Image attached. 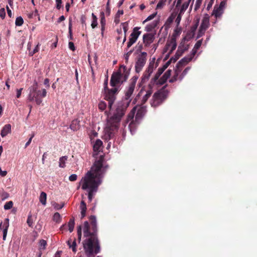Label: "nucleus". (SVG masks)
Returning <instances> with one entry per match:
<instances>
[{
  "label": "nucleus",
  "mask_w": 257,
  "mask_h": 257,
  "mask_svg": "<svg viewBox=\"0 0 257 257\" xmlns=\"http://www.w3.org/2000/svg\"><path fill=\"white\" fill-rule=\"evenodd\" d=\"M80 209L81 218H84L86 215V212L87 210L86 204L84 201H81L80 203Z\"/></svg>",
  "instance_id": "nucleus-25"
},
{
  "label": "nucleus",
  "mask_w": 257,
  "mask_h": 257,
  "mask_svg": "<svg viewBox=\"0 0 257 257\" xmlns=\"http://www.w3.org/2000/svg\"><path fill=\"white\" fill-rule=\"evenodd\" d=\"M154 66V65L153 63H150L148 68L144 72L143 76L141 77V81L139 82L140 87H143L144 84L149 79L151 74L153 72Z\"/></svg>",
  "instance_id": "nucleus-11"
},
{
  "label": "nucleus",
  "mask_w": 257,
  "mask_h": 257,
  "mask_svg": "<svg viewBox=\"0 0 257 257\" xmlns=\"http://www.w3.org/2000/svg\"><path fill=\"white\" fill-rule=\"evenodd\" d=\"M13 202L12 201L7 202L4 205V209L5 210H9L12 208Z\"/></svg>",
  "instance_id": "nucleus-42"
},
{
  "label": "nucleus",
  "mask_w": 257,
  "mask_h": 257,
  "mask_svg": "<svg viewBox=\"0 0 257 257\" xmlns=\"http://www.w3.org/2000/svg\"><path fill=\"white\" fill-rule=\"evenodd\" d=\"M197 49H196L195 48H193V49L192 50L191 54L190 57H191L192 59L194 57V56L196 55L197 53Z\"/></svg>",
  "instance_id": "nucleus-64"
},
{
  "label": "nucleus",
  "mask_w": 257,
  "mask_h": 257,
  "mask_svg": "<svg viewBox=\"0 0 257 257\" xmlns=\"http://www.w3.org/2000/svg\"><path fill=\"white\" fill-rule=\"evenodd\" d=\"M103 155H100L96 160L90 170L88 171L85 176L80 182L81 188L88 191L89 202H91L95 193L97 191L99 186L101 183V179L108 168L107 166H103Z\"/></svg>",
  "instance_id": "nucleus-1"
},
{
  "label": "nucleus",
  "mask_w": 257,
  "mask_h": 257,
  "mask_svg": "<svg viewBox=\"0 0 257 257\" xmlns=\"http://www.w3.org/2000/svg\"><path fill=\"white\" fill-rule=\"evenodd\" d=\"M140 27H135L132 33L131 34L128 42L127 43V49L130 48L134 44H135L139 36L141 34V32L139 31Z\"/></svg>",
  "instance_id": "nucleus-12"
},
{
  "label": "nucleus",
  "mask_w": 257,
  "mask_h": 257,
  "mask_svg": "<svg viewBox=\"0 0 257 257\" xmlns=\"http://www.w3.org/2000/svg\"><path fill=\"white\" fill-rule=\"evenodd\" d=\"M137 106H138V108L137 110V114L136 115L135 121L137 123H139L140 121L145 115L147 112V109L146 106H144V105H141L140 104L138 103Z\"/></svg>",
  "instance_id": "nucleus-14"
},
{
  "label": "nucleus",
  "mask_w": 257,
  "mask_h": 257,
  "mask_svg": "<svg viewBox=\"0 0 257 257\" xmlns=\"http://www.w3.org/2000/svg\"><path fill=\"white\" fill-rule=\"evenodd\" d=\"M6 221H7V223L6 224L5 223H4V225H6L5 226V228L3 230V239L4 240H5L6 239V236H7V232H8V227H9V219L8 218H7L6 219Z\"/></svg>",
  "instance_id": "nucleus-34"
},
{
  "label": "nucleus",
  "mask_w": 257,
  "mask_h": 257,
  "mask_svg": "<svg viewBox=\"0 0 257 257\" xmlns=\"http://www.w3.org/2000/svg\"><path fill=\"white\" fill-rule=\"evenodd\" d=\"M77 175L74 174H72L69 177V180L70 181H75L77 180Z\"/></svg>",
  "instance_id": "nucleus-55"
},
{
  "label": "nucleus",
  "mask_w": 257,
  "mask_h": 257,
  "mask_svg": "<svg viewBox=\"0 0 257 257\" xmlns=\"http://www.w3.org/2000/svg\"><path fill=\"white\" fill-rule=\"evenodd\" d=\"M69 48L73 51H74L75 50V47L74 46V43L72 42H69L68 43Z\"/></svg>",
  "instance_id": "nucleus-58"
},
{
  "label": "nucleus",
  "mask_w": 257,
  "mask_h": 257,
  "mask_svg": "<svg viewBox=\"0 0 257 257\" xmlns=\"http://www.w3.org/2000/svg\"><path fill=\"white\" fill-rule=\"evenodd\" d=\"M119 91L118 87H113L104 91V99L108 102V107L109 109H111Z\"/></svg>",
  "instance_id": "nucleus-8"
},
{
  "label": "nucleus",
  "mask_w": 257,
  "mask_h": 257,
  "mask_svg": "<svg viewBox=\"0 0 257 257\" xmlns=\"http://www.w3.org/2000/svg\"><path fill=\"white\" fill-rule=\"evenodd\" d=\"M202 43V40H198L195 44L194 48H195L196 49L198 50V49H199V48L201 46Z\"/></svg>",
  "instance_id": "nucleus-52"
},
{
  "label": "nucleus",
  "mask_w": 257,
  "mask_h": 257,
  "mask_svg": "<svg viewBox=\"0 0 257 257\" xmlns=\"http://www.w3.org/2000/svg\"><path fill=\"white\" fill-rule=\"evenodd\" d=\"M139 77L137 75L134 76L130 80L127 86L124 91V101H131V97L135 90L136 83Z\"/></svg>",
  "instance_id": "nucleus-9"
},
{
  "label": "nucleus",
  "mask_w": 257,
  "mask_h": 257,
  "mask_svg": "<svg viewBox=\"0 0 257 257\" xmlns=\"http://www.w3.org/2000/svg\"><path fill=\"white\" fill-rule=\"evenodd\" d=\"M6 16V12L4 8H2L0 9V17L4 19Z\"/></svg>",
  "instance_id": "nucleus-51"
},
{
  "label": "nucleus",
  "mask_w": 257,
  "mask_h": 257,
  "mask_svg": "<svg viewBox=\"0 0 257 257\" xmlns=\"http://www.w3.org/2000/svg\"><path fill=\"white\" fill-rule=\"evenodd\" d=\"M143 42L145 46H149L155 39V36L152 33H146L143 35Z\"/></svg>",
  "instance_id": "nucleus-16"
},
{
  "label": "nucleus",
  "mask_w": 257,
  "mask_h": 257,
  "mask_svg": "<svg viewBox=\"0 0 257 257\" xmlns=\"http://www.w3.org/2000/svg\"><path fill=\"white\" fill-rule=\"evenodd\" d=\"M156 15L157 13L151 15L144 21V23L153 19L156 17Z\"/></svg>",
  "instance_id": "nucleus-53"
},
{
  "label": "nucleus",
  "mask_w": 257,
  "mask_h": 257,
  "mask_svg": "<svg viewBox=\"0 0 257 257\" xmlns=\"http://www.w3.org/2000/svg\"><path fill=\"white\" fill-rule=\"evenodd\" d=\"M206 30H201V28H199V30L198 33L197 38H199L200 37L202 36L205 32Z\"/></svg>",
  "instance_id": "nucleus-56"
},
{
  "label": "nucleus",
  "mask_w": 257,
  "mask_h": 257,
  "mask_svg": "<svg viewBox=\"0 0 257 257\" xmlns=\"http://www.w3.org/2000/svg\"><path fill=\"white\" fill-rule=\"evenodd\" d=\"M90 224L86 221L84 222L83 232L85 239L83 242V247L86 253L88 255L93 256L100 251V246L97 238V228L96 219L94 215L89 217Z\"/></svg>",
  "instance_id": "nucleus-2"
},
{
  "label": "nucleus",
  "mask_w": 257,
  "mask_h": 257,
  "mask_svg": "<svg viewBox=\"0 0 257 257\" xmlns=\"http://www.w3.org/2000/svg\"><path fill=\"white\" fill-rule=\"evenodd\" d=\"M166 86L156 92L151 101L152 106L156 107L161 104L167 98L169 94V91L165 89Z\"/></svg>",
  "instance_id": "nucleus-6"
},
{
  "label": "nucleus",
  "mask_w": 257,
  "mask_h": 257,
  "mask_svg": "<svg viewBox=\"0 0 257 257\" xmlns=\"http://www.w3.org/2000/svg\"><path fill=\"white\" fill-rule=\"evenodd\" d=\"M209 26V16L208 14H205L202 19V23L200 28L201 30H206Z\"/></svg>",
  "instance_id": "nucleus-19"
},
{
  "label": "nucleus",
  "mask_w": 257,
  "mask_h": 257,
  "mask_svg": "<svg viewBox=\"0 0 257 257\" xmlns=\"http://www.w3.org/2000/svg\"><path fill=\"white\" fill-rule=\"evenodd\" d=\"M173 59V58H171L169 61L167 62L166 64L162 67H161L164 71L169 66L171 62L172 61Z\"/></svg>",
  "instance_id": "nucleus-54"
},
{
  "label": "nucleus",
  "mask_w": 257,
  "mask_h": 257,
  "mask_svg": "<svg viewBox=\"0 0 257 257\" xmlns=\"http://www.w3.org/2000/svg\"><path fill=\"white\" fill-rule=\"evenodd\" d=\"M92 21L91 24V26L92 29H94L98 25L97 18L93 13L92 14Z\"/></svg>",
  "instance_id": "nucleus-33"
},
{
  "label": "nucleus",
  "mask_w": 257,
  "mask_h": 257,
  "mask_svg": "<svg viewBox=\"0 0 257 257\" xmlns=\"http://www.w3.org/2000/svg\"><path fill=\"white\" fill-rule=\"evenodd\" d=\"M104 91L108 89V77L105 80L104 82Z\"/></svg>",
  "instance_id": "nucleus-63"
},
{
  "label": "nucleus",
  "mask_w": 257,
  "mask_h": 257,
  "mask_svg": "<svg viewBox=\"0 0 257 257\" xmlns=\"http://www.w3.org/2000/svg\"><path fill=\"white\" fill-rule=\"evenodd\" d=\"M75 225V221L74 218H71L69 220V221L68 223V226L69 227V230L70 232H72L74 229V227Z\"/></svg>",
  "instance_id": "nucleus-35"
},
{
  "label": "nucleus",
  "mask_w": 257,
  "mask_h": 257,
  "mask_svg": "<svg viewBox=\"0 0 257 257\" xmlns=\"http://www.w3.org/2000/svg\"><path fill=\"white\" fill-rule=\"evenodd\" d=\"M164 70L162 68H159L158 70V71L156 73L155 75L153 78H152L148 85L149 87H153L154 85L156 84L157 81L159 80V78L161 75L163 73Z\"/></svg>",
  "instance_id": "nucleus-17"
},
{
  "label": "nucleus",
  "mask_w": 257,
  "mask_h": 257,
  "mask_svg": "<svg viewBox=\"0 0 257 257\" xmlns=\"http://www.w3.org/2000/svg\"><path fill=\"white\" fill-rule=\"evenodd\" d=\"M102 142L99 140H96L93 145V151L95 152H99L102 149Z\"/></svg>",
  "instance_id": "nucleus-23"
},
{
  "label": "nucleus",
  "mask_w": 257,
  "mask_h": 257,
  "mask_svg": "<svg viewBox=\"0 0 257 257\" xmlns=\"http://www.w3.org/2000/svg\"><path fill=\"white\" fill-rule=\"evenodd\" d=\"M198 24H199V21H198L197 22L195 25H194L193 26L191 27V31L192 33L194 34L195 33V32L196 31V30L198 26Z\"/></svg>",
  "instance_id": "nucleus-50"
},
{
  "label": "nucleus",
  "mask_w": 257,
  "mask_h": 257,
  "mask_svg": "<svg viewBox=\"0 0 257 257\" xmlns=\"http://www.w3.org/2000/svg\"><path fill=\"white\" fill-rule=\"evenodd\" d=\"M123 14V10H118L117 11V12L115 14V17H114V22L116 24H118L119 23V22H120V19H119L120 17V16L122 15Z\"/></svg>",
  "instance_id": "nucleus-31"
},
{
  "label": "nucleus",
  "mask_w": 257,
  "mask_h": 257,
  "mask_svg": "<svg viewBox=\"0 0 257 257\" xmlns=\"http://www.w3.org/2000/svg\"><path fill=\"white\" fill-rule=\"evenodd\" d=\"M40 45V44L38 43L37 44V45L36 46V47L35 48V49L33 50V51L30 52V55L31 56H33L34 54H35V53H36L37 52H38L39 51Z\"/></svg>",
  "instance_id": "nucleus-49"
},
{
  "label": "nucleus",
  "mask_w": 257,
  "mask_h": 257,
  "mask_svg": "<svg viewBox=\"0 0 257 257\" xmlns=\"http://www.w3.org/2000/svg\"><path fill=\"white\" fill-rule=\"evenodd\" d=\"M68 157L66 156L60 157L59 159V166L60 168H64L65 167V162L67 160Z\"/></svg>",
  "instance_id": "nucleus-32"
},
{
  "label": "nucleus",
  "mask_w": 257,
  "mask_h": 257,
  "mask_svg": "<svg viewBox=\"0 0 257 257\" xmlns=\"http://www.w3.org/2000/svg\"><path fill=\"white\" fill-rule=\"evenodd\" d=\"M11 125L10 124H7L3 127L1 135L2 137H6L8 134L11 133Z\"/></svg>",
  "instance_id": "nucleus-21"
},
{
  "label": "nucleus",
  "mask_w": 257,
  "mask_h": 257,
  "mask_svg": "<svg viewBox=\"0 0 257 257\" xmlns=\"http://www.w3.org/2000/svg\"><path fill=\"white\" fill-rule=\"evenodd\" d=\"M183 15V14H181L180 13H179V14H178V16L177 17V18L176 19V22L177 23V24L178 25L180 23V21H181V17H182V16Z\"/></svg>",
  "instance_id": "nucleus-60"
},
{
  "label": "nucleus",
  "mask_w": 257,
  "mask_h": 257,
  "mask_svg": "<svg viewBox=\"0 0 257 257\" xmlns=\"http://www.w3.org/2000/svg\"><path fill=\"white\" fill-rule=\"evenodd\" d=\"M121 25L122 26L123 30L124 31V34H126V32L128 30V23L127 22L121 23Z\"/></svg>",
  "instance_id": "nucleus-47"
},
{
  "label": "nucleus",
  "mask_w": 257,
  "mask_h": 257,
  "mask_svg": "<svg viewBox=\"0 0 257 257\" xmlns=\"http://www.w3.org/2000/svg\"><path fill=\"white\" fill-rule=\"evenodd\" d=\"M177 14L172 13L169 17L167 19V22L169 23H171L173 22V20L175 19Z\"/></svg>",
  "instance_id": "nucleus-48"
},
{
  "label": "nucleus",
  "mask_w": 257,
  "mask_h": 257,
  "mask_svg": "<svg viewBox=\"0 0 257 257\" xmlns=\"http://www.w3.org/2000/svg\"><path fill=\"white\" fill-rule=\"evenodd\" d=\"M129 104L130 101H122L118 103L113 115L108 119L107 125L104 130V140L108 141L114 138Z\"/></svg>",
  "instance_id": "nucleus-3"
},
{
  "label": "nucleus",
  "mask_w": 257,
  "mask_h": 257,
  "mask_svg": "<svg viewBox=\"0 0 257 257\" xmlns=\"http://www.w3.org/2000/svg\"><path fill=\"white\" fill-rule=\"evenodd\" d=\"M106 103L104 101H101L98 104V108L101 111L104 110L106 108Z\"/></svg>",
  "instance_id": "nucleus-36"
},
{
  "label": "nucleus",
  "mask_w": 257,
  "mask_h": 257,
  "mask_svg": "<svg viewBox=\"0 0 257 257\" xmlns=\"http://www.w3.org/2000/svg\"><path fill=\"white\" fill-rule=\"evenodd\" d=\"M47 245V242L44 239H41L39 241L40 249H45Z\"/></svg>",
  "instance_id": "nucleus-40"
},
{
  "label": "nucleus",
  "mask_w": 257,
  "mask_h": 257,
  "mask_svg": "<svg viewBox=\"0 0 257 257\" xmlns=\"http://www.w3.org/2000/svg\"><path fill=\"white\" fill-rule=\"evenodd\" d=\"M171 75V70L169 69L164 74L162 77L157 81L156 84L160 85L164 84L167 81V79L170 77Z\"/></svg>",
  "instance_id": "nucleus-18"
},
{
  "label": "nucleus",
  "mask_w": 257,
  "mask_h": 257,
  "mask_svg": "<svg viewBox=\"0 0 257 257\" xmlns=\"http://www.w3.org/2000/svg\"><path fill=\"white\" fill-rule=\"evenodd\" d=\"M80 120L78 118H76L73 120L70 124V127L73 131H77L80 128Z\"/></svg>",
  "instance_id": "nucleus-20"
},
{
  "label": "nucleus",
  "mask_w": 257,
  "mask_h": 257,
  "mask_svg": "<svg viewBox=\"0 0 257 257\" xmlns=\"http://www.w3.org/2000/svg\"><path fill=\"white\" fill-rule=\"evenodd\" d=\"M226 5V0L222 1L219 6L215 5L211 14L216 19L219 18L224 12V9Z\"/></svg>",
  "instance_id": "nucleus-13"
},
{
  "label": "nucleus",
  "mask_w": 257,
  "mask_h": 257,
  "mask_svg": "<svg viewBox=\"0 0 257 257\" xmlns=\"http://www.w3.org/2000/svg\"><path fill=\"white\" fill-rule=\"evenodd\" d=\"M181 71V69H180L179 68H177L175 71V73L173 76L169 80V82L170 83H173L176 81L178 79V77Z\"/></svg>",
  "instance_id": "nucleus-27"
},
{
  "label": "nucleus",
  "mask_w": 257,
  "mask_h": 257,
  "mask_svg": "<svg viewBox=\"0 0 257 257\" xmlns=\"http://www.w3.org/2000/svg\"><path fill=\"white\" fill-rule=\"evenodd\" d=\"M180 47H179L174 57H173V59L172 60V61L173 62H175L180 58V57L182 55V54L184 52V50H180Z\"/></svg>",
  "instance_id": "nucleus-28"
},
{
  "label": "nucleus",
  "mask_w": 257,
  "mask_h": 257,
  "mask_svg": "<svg viewBox=\"0 0 257 257\" xmlns=\"http://www.w3.org/2000/svg\"><path fill=\"white\" fill-rule=\"evenodd\" d=\"M56 8L59 10L62 7V0H56Z\"/></svg>",
  "instance_id": "nucleus-59"
},
{
  "label": "nucleus",
  "mask_w": 257,
  "mask_h": 257,
  "mask_svg": "<svg viewBox=\"0 0 257 257\" xmlns=\"http://www.w3.org/2000/svg\"><path fill=\"white\" fill-rule=\"evenodd\" d=\"M156 25L154 24L147 25L146 27V29L147 31H150L152 30V29L156 27Z\"/></svg>",
  "instance_id": "nucleus-61"
},
{
  "label": "nucleus",
  "mask_w": 257,
  "mask_h": 257,
  "mask_svg": "<svg viewBox=\"0 0 257 257\" xmlns=\"http://www.w3.org/2000/svg\"><path fill=\"white\" fill-rule=\"evenodd\" d=\"M137 108H138V106H135L132 109V110L128 113V114L127 115V120L128 121L133 119V121L131 122V123L130 124V125L134 124V120L133 119H134V116H135V113L136 112V109H137Z\"/></svg>",
  "instance_id": "nucleus-22"
},
{
  "label": "nucleus",
  "mask_w": 257,
  "mask_h": 257,
  "mask_svg": "<svg viewBox=\"0 0 257 257\" xmlns=\"http://www.w3.org/2000/svg\"><path fill=\"white\" fill-rule=\"evenodd\" d=\"M86 17L84 15H82L80 18V21L81 24L83 25H84L85 26H86Z\"/></svg>",
  "instance_id": "nucleus-57"
},
{
  "label": "nucleus",
  "mask_w": 257,
  "mask_h": 257,
  "mask_svg": "<svg viewBox=\"0 0 257 257\" xmlns=\"http://www.w3.org/2000/svg\"><path fill=\"white\" fill-rule=\"evenodd\" d=\"M53 220L56 222H59L61 220L60 214L58 212H56L53 215Z\"/></svg>",
  "instance_id": "nucleus-43"
},
{
  "label": "nucleus",
  "mask_w": 257,
  "mask_h": 257,
  "mask_svg": "<svg viewBox=\"0 0 257 257\" xmlns=\"http://www.w3.org/2000/svg\"><path fill=\"white\" fill-rule=\"evenodd\" d=\"M67 244L69 246V248H71L73 251L76 252V239H74L73 240L72 239H69L67 241Z\"/></svg>",
  "instance_id": "nucleus-26"
},
{
  "label": "nucleus",
  "mask_w": 257,
  "mask_h": 257,
  "mask_svg": "<svg viewBox=\"0 0 257 257\" xmlns=\"http://www.w3.org/2000/svg\"><path fill=\"white\" fill-rule=\"evenodd\" d=\"M24 23V20L22 17H19L16 18L15 24L17 26H21Z\"/></svg>",
  "instance_id": "nucleus-39"
},
{
  "label": "nucleus",
  "mask_w": 257,
  "mask_h": 257,
  "mask_svg": "<svg viewBox=\"0 0 257 257\" xmlns=\"http://www.w3.org/2000/svg\"><path fill=\"white\" fill-rule=\"evenodd\" d=\"M38 83L36 81L30 88V93L29 95V100L31 101L35 100L38 105H39L42 102V98L46 96L47 91L46 89H43L42 90H37Z\"/></svg>",
  "instance_id": "nucleus-5"
},
{
  "label": "nucleus",
  "mask_w": 257,
  "mask_h": 257,
  "mask_svg": "<svg viewBox=\"0 0 257 257\" xmlns=\"http://www.w3.org/2000/svg\"><path fill=\"white\" fill-rule=\"evenodd\" d=\"M166 2L167 0H160L157 5L156 9H162L165 5Z\"/></svg>",
  "instance_id": "nucleus-37"
},
{
  "label": "nucleus",
  "mask_w": 257,
  "mask_h": 257,
  "mask_svg": "<svg viewBox=\"0 0 257 257\" xmlns=\"http://www.w3.org/2000/svg\"><path fill=\"white\" fill-rule=\"evenodd\" d=\"M153 87H151L150 88L148 86V89L146 90L145 86L142 87L134 99L133 103L136 104L138 101V103L141 105H144L151 96L153 93Z\"/></svg>",
  "instance_id": "nucleus-7"
},
{
  "label": "nucleus",
  "mask_w": 257,
  "mask_h": 257,
  "mask_svg": "<svg viewBox=\"0 0 257 257\" xmlns=\"http://www.w3.org/2000/svg\"><path fill=\"white\" fill-rule=\"evenodd\" d=\"M27 223L29 227H32L33 226V220L32 219V216L31 214H29V215H28Z\"/></svg>",
  "instance_id": "nucleus-44"
},
{
  "label": "nucleus",
  "mask_w": 257,
  "mask_h": 257,
  "mask_svg": "<svg viewBox=\"0 0 257 257\" xmlns=\"http://www.w3.org/2000/svg\"><path fill=\"white\" fill-rule=\"evenodd\" d=\"M190 69V67H188L187 68H186L184 71H183V72L182 73V74H181V75L180 76L179 79L180 80H182V79L183 78V77L186 75V74L188 73V71Z\"/></svg>",
  "instance_id": "nucleus-45"
},
{
  "label": "nucleus",
  "mask_w": 257,
  "mask_h": 257,
  "mask_svg": "<svg viewBox=\"0 0 257 257\" xmlns=\"http://www.w3.org/2000/svg\"><path fill=\"white\" fill-rule=\"evenodd\" d=\"M189 5V2H185L184 3L182 6H181V8L179 10V13L181 14H184V12L186 11V10L188 8V6Z\"/></svg>",
  "instance_id": "nucleus-30"
},
{
  "label": "nucleus",
  "mask_w": 257,
  "mask_h": 257,
  "mask_svg": "<svg viewBox=\"0 0 257 257\" xmlns=\"http://www.w3.org/2000/svg\"><path fill=\"white\" fill-rule=\"evenodd\" d=\"M72 25L71 20H69L68 29H69V38L70 40H73V35H72Z\"/></svg>",
  "instance_id": "nucleus-41"
},
{
  "label": "nucleus",
  "mask_w": 257,
  "mask_h": 257,
  "mask_svg": "<svg viewBox=\"0 0 257 257\" xmlns=\"http://www.w3.org/2000/svg\"><path fill=\"white\" fill-rule=\"evenodd\" d=\"M47 194L44 192H42L39 197L40 202L44 205L46 204Z\"/></svg>",
  "instance_id": "nucleus-29"
},
{
  "label": "nucleus",
  "mask_w": 257,
  "mask_h": 257,
  "mask_svg": "<svg viewBox=\"0 0 257 257\" xmlns=\"http://www.w3.org/2000/svg\"><path fill=\"white\" fill-rule=\"evenodd\" d=\"M130 69H127L124 65H121L117 72H113L111 75L110 84L112 87H118L125 82L130 75Z\"/></svg>",
  "instance_id": "nucleus-4"
},
{
  "label": "nucleus",
  "mask_w": 257,
  "mask_h": 257,
  "mask_svg": "<svg viewBox=\"0 0 257 257\" xmlns=\"http://www.w3.org/2000/svg\"><path fill=\"white\" fill-rule=\"evenodd\" d=\"M202 0H196L195 5L194 11H197L200 7Z\"/></svg>",
  "instance_id": "nucleus-46"
},
{
  "label": "nucleus",
  "mask_w": 257,
  "mask_h": 257,
  "mask_svg": "<svg viewBox=\"0 0 257 257\" xmlns=\"http://www.w3.org/2000/svg\"><path fill=\"white\" fill-rule=\"evenodd\" d=\"M213 4V0H210L208 3L207 4L206 10L209 11L210 8L212 7V5Z\"/></svg>",
  "instance_id": "nucleus-62"
},
{
  "label": "nucleus",
  "mask_w": 257,
  "mask_h": 257,
  "mask_svg": "<svg viewBox=\"0 0 257 257\" xmlns=\"http://www.w3.org/2000/svg\"><path fill=\"white\" fill-rule=\"evenodd\" d=\"M192 60V58L190 57H186L182 59L177 64V67L179 68V67H182L186 64H187L188 62Z\"/></svg>",
  "instance_id": "nucleus-24"
},
{
  "label": "nucleus",
  "mask_w": 257,
  "mask_h": 257,
  "mask_svg": "<svg viewBox=\"0 0 257 257\" xmlns=\"http://www.w3.org/2000/svg\"><path fill=\"white\" fill-rule=\"evenodd\" d=\"M169 47H171V49L169 52V54H170L176 49L177 47L176 39L174 35H173L170 40L167 42L164 49V52H166Z\"/></svg>",
  "instance_id": "nucleus-15"
},
{
  "label": "nucleus",
  "mask_w": 257,
  "mask_h": 257,
  "mask_svg": "<svg viewBox=\"0 0 257 257\" xmlns=\"http://www.w3.org/2000/svg\"><path fill=\"white\" fill-rule=\"evenodd\" d=\"M100 17L101 26H105L106 21L104 12H102L100 13Z\"/></svg>",
  "instance_id": "nucleus-38"
},
{
  "label": "nucleus",
  "mask_w": 257,
  "mask_h": 257,
  "mask_svg": "<svg viewBox=\"0 0 257 257\" xmlns=\"http://www.w3.org/2000/svg\"><path fill=\"white\" fill-rule=\"evenodd\" d=\"M147 53L145 52H141L136 58L135 63V71L139 73L143 69L147 62Z\"/></svg>",
  "instance_id": "nucleus-10"
}]
</instances>
